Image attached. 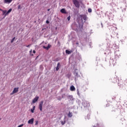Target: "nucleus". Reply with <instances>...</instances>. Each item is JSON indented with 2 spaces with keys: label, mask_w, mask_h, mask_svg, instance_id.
Returning a JSON list of instances; mask_svg holds the SVG:
<instances>
[{
  "label": "nucleus",
  "mask_w": 127,
  "mask_h": 127,
  "mask_svg": "<svg viewBox=\"0 0 127 127\" xmlns=\"http://www.w3.org/2000/svg\"><path fill=\"white\" fill-rule=\"evenodd\" d=\"M38 124V121H36V123H35V125L37 126V125Z\"/></svg>",
  "instance_id": "c85d7f7f"
},
{
  "label": "nucleus",
  "mask_w": 127,
  "mask_h": 127,
  "mask_svg": "<svg viewBox=\"0 0 127 127\" xmlns=\"http://www.w3.org/2000/svg\"><path fill=\"white\" fill-rule=\"evenodd\" d=\"M0 10H1V11H2V9H1L0 8Z\"/></svg>",
  "instance_id": "f704fd0d"
},
{
  "label": "nucleus",
  "mask_w": 127,
  "mask_h": 127,
  "mask_svg": "<svg viewBox=\"0 0 127 127\" xmlns=\"http://www.w3.org/2000/svg\"><path fill=\"white\" fill-rule=\"evenodd\" d=\"M72 113L69 112L68 115V118H72Z\"/></svg>",
  "instance_id": "a211bd4d"
},
{
  "label": "nucleus",
  "mask_w": 127,
  "mask_h": 127,
  "mask_svg": "<svg viewBox=\"0 0 127 127\" xmlns=\"http://www.w3.org/2000/svg\"><path fill=\"white\" fill-rule=\"evenodd\" d=\"M82 105H83V106H84V107L85 108L90 107V104H89V103H88V102H87V101H85V102H83L82 103Z\"/></svg>",
  "instance_id": "20e7f679"
},
{
  "label": "nucleus",
  "mask_w": 127,
  "mask_h": 127,
  "mask_svg": "<svg viewBox=\"0 0 127 127\" xmlns=\"http://www.w3.org/2000/svg\"><path fill=\"white\" fill-rule=\"evenodd\" d=\"M49 10H50V9H48V11H49Z\"/></svg>",
  "instance_id": "72a5a7b5"
},
{
  "label": "nucleus",
  "mask_w": 127,
  "mask_h": 127,
  "mask_svg": "<svg viewBox=\"0 0 127 127\" xmlns=\"http://www.w3.org/2000/svg\"><path fill=\"white\" fill-rule=\"evenodd\" d=\"M77 95L78 96H80V93L79 92V89H77Z\"/></svg>",
  "instance_id": "393cba45"
},
{
  "label": "nucleus",
  "mask_w": 127,
  "mask_h": 127,
  "mask_svg": "<svg viewBox=\"0 0 127 127\" xmlns=\"http://www.w3.org/2000/svg\"><path fill=\"white\" fill-rule=\"evenodd\" d=\"M46 23H48V24L49 23V20H47L46 21Z\"/></svg>",
  "instance_id": "c756f323"
},
{
  "label": "nucleus",
  "mask_w": 127,
  "mask_h": 127,
  "mask_svg": "<svg viewBox=\"0 0 127 127\" xmlns=\"http://www.w3.org/2000/svg\"><path fill=\"white\" fill-rule=\"evenodd\" d=\"M74 4L75 5L76 7H80V4L78 0H72Z\"/></svg>",
  "instance_id": "f257e3e1"
},
{
  "label": "nucleus",
  "mask_w": 127,
  "mask_h": 127,
  "mask_svg": "<svg viewBox=\"0 0 127 127\" xmlns=\"http://www.w3.org/2000/svg\"><path fill=\"white\" fill-rule=\"evenodd\" d=\"M39 99V97L38 96H36L35 98H34L33 100H32V103L33 104H35L37 101H38Z\"/></svg>",
  "instance_id": "39448f33"
},
{
  "label": "nucleus",
  "mask_w": 127,
  "mask_h": 127,
  "mask_svg": "<svg viewBox=\"0 0 127 127\" xmlns=\"http://www.w3.org/2000/svg\"><path fill=\"white\" fill-rule=\"evenodd\" d=\"M79 28H82L83 27V22L80 24H79Z\"/></svg>",
  "instance_id": "6ab92c4d"
},
{
  "label": "nucleus",
  "mask_w": 127,
  "mask_h": 127,
  "mask_svg": "<svg viewBox=\"0 0 127 127\" xmlns=\"http://www.w3.org/2000/svg\"><path fill=\"white\" fill-rule=\"evenodd\" d=\"M70 91H75V90H76V88H75V86L72 85V86H71L70 87Z\"/></svg>",
  "instance_id": "f8f14e48"
},
{
  "label": "nucleus",
  "mask_w": 127,
  "mask_h": 127,
  "mask_svg": "<svg viewBox=\"0 0 127 127\" xmlns=\"http://www.w3.org/2000/svg\"><path fill=\"white\" fill-rule=\"evenodd\" d=\"M2 15H4V17H5V14H6V12H7V11L6 10H2Z\"/></svg>",
  "instance_id": "4468645a"
},
{
  "label": "nucleus",
  "mask_w": 127,
  "mask_h": 127,
  "mask_svg": "<svg viewBox=\"0 0 127 127\" xmlns=\"http://www.w3.org/2000/svg\"><path fill=\"white\" fill-rule=\"evenodd\" d=\"M58 100H59L60 101V100H61V98H59L58 99Z\"/></svg>",
  "instance_id": "473e14b6"
},
{
  "label": "nucleus",
  "mask_w": 127,
  "mask_h": 127,
  "mask_svg": "<svg viewBox=\"0 0 127 127\" xmlns=\"http://www.w3.org/2000/svg\"><path fill=\"white\" fill-rule=\"evenodd\" d=\"M61 12H62V13H66V10H65L64 8L61 10Z\"/></svg>",
  "instance_id": "ddd939ff"
},
{
  "label": "nucleus",
  "mask_w": 127,
  "mask_h": 127,
  "mask_svg": "<svg viewBox=\"0 0 127 127\" xmlns=\"http://www.w3.org/2000/svg\"><path fill=\"white\" fill-rule=\"evenodd\" d=\"M29 46H30V45H29L28 46H26V47H29Z\"/></svg>",
  "instance_id": "2f4dec72"
},
{
  "label": "nucleus",
  "mask_w": 127,
  "mask_h": 127,
  "mask_svg": "<svg viewBox=\"0 0 127 127\" xmlns=\"http://www.w3.org/2000/svg\"><path fill=\"white\" fill-rule=\"evenodd\" d=\"M14 39H15V37H14L12 39V40H11V43H12L13 41H14Z\"/></svg>",
  "instance_id": "4be33fe9"
},
{
  "label": "nucleus",
  "mask_w": 127,
  "mask_h": 127,
  "mask_svg": "<svg viewBox=\"0 0 127 127\" xmlns=\"http://www.w3.org/2000/svg\"><path fill=\"white\" fill-rule=\"evenodd\" d=\"M44 49H46V50H48L50 47H51V46L50 45H48L47 47L43 46V47Z\"/></svg>",
  "instance_id": "9d476101"
},
{
  "label": "nucleus",
  "mask_w": 127,
  "mask_h": 127,
  "mask_svg": "<svg viewBox=\"0 0 127 127\" xmlns=\"http://www.w3.org/2000/svg\"><path fill=\"white\" fill-rule=\"evenodd\" d=\"M71 52H72V51H69L68 50H66L65 51V53H66V54H71Z\"/></svg>",
  "instance_id": "f3484780"
},
{
  "label": "nucleus",
  "mask_w": 127,
  "mask_h": 127,
  "mask_svg": "<svg viewBox=\"0 0 127 127\" xmlns=\"http://www.w3.org/2000/svg\"><path fill=\"white\" fill-rule=\"evenodd\" d=\"M70 18H71V17H70V16H69L67 17V20H70Z\"/></svg>",
  "instance_id": "cd10ccee"
},
{
  "label": "nucleus",
  "mask_w": 127,
  "mask_h": 127,
  "mask_svg": "<svg viewBox=\"0 0 127 127\" xmlns=\"http://www.w3.org/2000/svg\"><path fill=\"white\" fill-rule=\"evenodd\" d=\"M33 122H34V119L32 118L28 121V124L30 125H32L33 124Z\"/></svg>",
  "instance_id": "0eeeda50"
},
{
  "label": "nucleus",
  "mask_w": 127,
  "mask_h": 127,
  "mask_svg": "<svg viewBox=\"0 0 127 127\" xmlns=\"http://www.w3.org/2000/svg\"><path fill=\"white\" fill-rule=\"evenodd\" d=\"M88 12H92V9L89 8L88 9Z\"/></svg>",
  "instance_id": "b1692460"
},
{
  "label": "nucleus",
  "mask_w": 127,
  "mask_h": 127,
  "mask_svg": "<svg viewBox=\"0 0 127 127\" xmlns=\"http://www.w3.org/2000/svg\"><path fill=\"white\" fill-rule=\"evenodd\" d=\"M18 92V88H14L12 92L10 94V95H13V94H15V93H17Z\"/></svg>",
  "instance_id": "423d86ee"
},
{
  "label": "nucleus",
  "mask_w": 127,
  "mask_h": 127,
  "mask_svg": "<svg viewBox=\"0 0 127 127\" xmlns=\"http://www.w3.org/2000/svg\"><path fill=\"white\" fill-rule=\"evenodd\" d=\"M61 67V65H60V63H58L57 67H56V71H58L59 70V68Z\"/></svg>",
  "instance_id": "6e6552de"
},
{
  "label": "nucleus",
  "mask_w": 127,
  "mask_h": 127,
  "mask_svg": "<svg viewBox=\"0 0 127 127\" xmlns=\"http://www.w3.org/2000/svg\"><path fill=\"white\" fill-rule=\"evenodd\" d=\"M12 1V0H4V3H10Z\"/></svg>",
  "instance_id": "9b49d317"
},
{
  "label": "nucleus",
  "mask_w": 127,
  "mask_h": 127,
  "mask_svg": "<svg viewBox=\"0 0 127 127\" xmlns=\"http://www.w3.org/2000/svg\"><path fill=\"white\" fill-rule=\"evenodd\" d=\"M68 98L70 100V101H73V96H72V95H69L68 96Z\"/></svg>",
  "instance_id": "2eb2a0df"
},
{
  "label": "nucleus",
  "mask_w": 127,
  "mask_h": 127,
  "mask_svg": "<svg viewBox=\"0 0 127 127\" xmlns=\"http://www.w3.org/2000/svg\"><path fill=\"white\" fill-rule=\"evenodd\" d=\"M42 107H43V101H41L39 104V109L41 112H42Z\"/></svg>",
  "instance_id": "f03ea898"
},
{
  "label": "nucleus",
  "mask_w": 127,
  "mask_h": 127,
  "mask_svg": "<svg viewBox=\"0 0 127 127\" xmlns=\"http://www.w3.org/2000/svg\"><path fill=\"white\" fill-rule=\"evenodd\" d=\"M34 110H35V106H33V108L31 109V112L33 114L34 113Z\"/></svg>",
  "instance_id": "dca6fc26"
},
{
  "label": "nucleus",
  "mask_w": 127,
  "mask_h": 127,
  "mask_svg": "<svg viewBox=\"0 0 127 127\" xmlns=\"http://www.w3.org/2000/svg\"><path fill=\"white\" fill-rule=\"evenodd\" d=\"M11 10H12V8H10L6 13V14H5V16H6V15H7V14L10 13V12H11Z\"/></svg>",
  "instance_id": "1a4fd4ad"
},
{
  "label": "nucleus",
  "mask_w": 127,
  "mask_h": 127,
  "mask_svg": "<svg viewBox=\"0 0 127 127\" xmlns=\"http://www.w3.org/2000/svg\"><path fill=\"white\" fill-rule=\"evenodd\" d=\"M18 9H21V5H19L18 6Z\"/></svg>",
  "instance_id": "5701e85b"
},
{
  "label": "nucleus",
  "mask_w": 127,
  "mask_h": 127,
  "mask_svg": "<svg viewBox=\"0 0 127 127\" xmlns=\"http://www.w3.org/2000/svg\"><path fill=\"white\" fill-rule=\"evenodd\" d=\"M77 71H78L77 69H75L74 70V72H75L74 74H75V75H78V72H77Z\"/></svg>",
  "instance_id": "aec40b11"
},
{
  "label": "nucleus",
  "mask_w": 127,
  "mask_h": 127,
  "mask_svg": "<svg viewBox=\"0 0 127 127\" xmlns=\"http://www.w3.org/2000/svg\"><path fill=\"white\" fill-rule=\"evenodd\" d=\"M23 126H24V124H21V125H19V126H18L17 127H23Z\"/></svg>",
  "instance_id": "a878e982"
},
{
  "label": "nucleus",
  "mask_w": 127,
  "mask_h": 127,
  "mask_svg": "<svg viewBox=\"0 0 127 127\" xmlns=\"http://www.w3.org/2000/svg\"><path fill=\"white\" fill-rule=\"evenodd\" d=\"M80 18L82 21L84 20V21L85 22L87 19V16H86L85 15H80Z\"/></svg>",
  "instance_id": "7ed1b4c3"
},
{
  "label": "nucleus",
  "mask_w": 127,
  "mask_h": 127,
  "mask_svg": "<svg viewBox=\"0 0 127 127\" xmlns=\"http://www.w3.org/2000/svg\"><path fill=\"white\" fill-rule=\"evenodd\" d=\"M61 123L62 126H64V125H65V121H61Z\"/></svg>",
  "instance_id": "412c9836"
},
{
  "label": "nucleus",
  "mask_w": 127,
  "mask_h": 127,
  "mask_svg": "<svg viewBox=\"0 0 127 127\" xmlns=\"http://www.w3.org/2000/svg\"><path fill=\"white\" fill-rule=\"evenodd\" d=\"M33 53L34 54H35V53H36L35 51L34 50V51H33Z\"/></svg>",
  "instance_id": "7c9ffc66"
},
{
  "label": "nucleus",
  "mask_w": 127,
  "mask_h": 127,
  "mask_svg": "<svg viewBox=\"0 0 127 127\" xmlns=\"http://www.w3.org/2000/svg\"><path fill=\"white\" fill-rule=\"evenodd\" d=\"M31 52H32V50H31L30 51V54H31V55L32 56H33V54H31Z\"/></svg>",
  "instance_id": "bb28decb"
}]
</instances>
